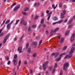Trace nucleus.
<instances>
[{"label": "nucleus", "mask_w": 75, "mask_h": 75, "mask_svg": "<svg viewBox=\"0 0 75 75\" xmlns=\"http://www.w3.org/2000/svg\"><path fill=\"white\" fill-rule=\"evenodd\" d=\"M3 33H1V35L0 37H1V36H3Z\"/></svg>", "instance_id": "obj_63"}, {"label": "nucleus", "mask_w": 75, "mask_h": 75, "mask_svg": "<svg viewBox=\"0 0 75 75\" xmlns=\"http://www.w3.org/2000/svg\"><path fill=\"white\" fill-rule=\"evenodd\" d=\"M6 19L4 20V22H3V24H1V26H2V25H3V24H4V23H5V22H6Z\"/></svg>", "instance_id": "obj_41"}, {"label": "nucleus", "mask_w": 75, "mask_h": 75, "mask_svg": "<svg viewBox=\"0 0 75 75\" xmlns=\"http://www.w3.org/2000/svg\"><path fill=\"white\" fill-rule=\"evenodd\" d=\"M72 27V25H70L69 26L68 28H71Z\"/></svg>", "instance_id": "obj_50"}, {"label": "nucleus", "mask_w": 75, "mask_h": 75, "mask_svg": "<svg viewBox=\"0 0 75 75\" xmlns=\"http://www.w3.org/2000/svg\"><path fill=\"white\" fill-rule=\"evenodd\" d=\"M58 30H59V28H57L55 29L54 31V32H56V31H58Z\"/></svg>", "instance_id": "obj_24"}, {"label": "nucleus", "mask_w": 75, "mask_h": 75, "mask_svg": "<svg viewBox=\"0 0 75 75\" xmlns=\"http://www.w3.org/2000/svg\"><path fill=\"white\" fill-rule=\"evenodd\" d=\"M31 47H30L29 48L28 50V52L29 53H30V52H31Z\"/></svg>", "instance_id": "obj_28"}, {"label": "nucleus", "mask_w": 75, "mask_h": 75, "mask_svg": "<svg viewBox=\"0 0 75 75\" xmlns=\"http://www.w3.org/2000/svg\"><path fill=\"white\" fill-rule=\"evenodd\" d=\"M38 43L37 42H33V45H35V47H37V44Z\"/></svg>", "instance_id": "obj_9"}, {"label": "nucleus", "mask_w": 75, "mask_h": 75, "mask_svg": "<svg viewBox=\"0 0 75 75\" xmlns=\"http://www.w3.org/2000/svg\"><path fill=\"white\" fill-rule=\"evenodd\" d=\"M28 31H31V27H28Z\"/></svg>", "instance_id": "obj_45"}, {"label": "nucleus", "mask_w": 75, "mask_h": 75, "mask_svg": "<svg viewBox=\"0 0 75 75\" xmlns=\"http://www.w3.org/2000/svg\"><path fill=\"white\" fill-rule=\"evenodd\" d=\"M50 18V16H49L48 17V18H47V20H49Z\"/></svg>", "instance_id": "obj_61"}, {"label": "nucleus", "mask_w": 75, "mask_h": 75, "mask_svg": "<svg viewBox=\"0 0 75 75\" xmlns=\"http://www.w3.org/2000/svg\"><path fill=\"white\" fill-rule=\"evenodd\" d=\"M61 59V57H59L58 58H57L56 59V60H57V61H59V60H60V59Z\"/></svg>", "instance_id": "obj_30"}, {"label": "nucleus", "mask_w": 75, "mask_h": 75, "mask_svg": "<svg viewBox=\"0 0 75 75\" xmlns=\"http://www.w3.org/2000/svg\"><path fill=\"white\" fill-rule=\"evenodd\" d=\"M29 46V44H28V43H27L26 45V49H27V48H28V47Z\"/></svg>", "instance_id": "obj_26"}, {"label": "nucleus", "mask_w": 75, "mask_h": 75, "mask_svg": "<svg viewBox=\"0 0 75 75\" xmlns=\"http://www.w3.org/2000/svg\"><path fill=\"white\" fill-rule=\"evenodd\" d=\"M66 54V53H61L60 54V57H62L63 55H65Z\"/></svg>", "instance_id": "obj_29"}, {"label": "nucleus", "mask_w": 75, "mask_h": 75, "mask_svg": "<svg viewBox=\"0 0 75 75\" xmlns=\"http://www.w3.org/2000/svg\"><path fill=\"white\" fill-rule=\"evenodd\" d=\"M66 13V12L65 11V10H64L62 11V13H61V17L62 18H64V16H64V15Z\"/></svg>", "instance_id": "obj_5"}, {"label": "nucleus", "mask_w": 75, "mask_h": 75, "mask_svg": "<svg viewBox=\"0 0 75 75\" xmlns=\"http://www.w3.org/2000/svg\"><path fill=\"white\" fill-rule=\"evenodd\" d=\"M62 73H63V72L62 71V70H61L60 71V73L59 75H62Z\"/></svg>", "instance_id": "obj_43"}, {"label": "nucleus", "mask_w": 75, "mask_h": 75, "mask_svg": "<svg viewBox=\"0 0 75 75\" xmlns=\"http://www.w3.org/2000/svg\"><path fill=\"white\" fill-rule=\"evenodd\" d=\"M17 58V54H15L14 56V59L13 60V62L14 64V66L15 67L17 64L18 59H16Z\"/></svg>", "instance_id": "obj_2"}, {"label": "nucleus", "mask_w": 75, "mask_h": 75, "mask_svg": "<svg viewBox=\"0 0 75 75\" xmlns=\"http://www.w3.org/2000/svg\"><path fill=\"white\" fill-rule=\"evenodd\" d=\"M30 74H32L33 73V71L31 70H30Z\"/></svg>", "instance_id": "obj_58"}, {"label": "nucleus", "mask_w": 75, "mask_h": 75, "mask_svg": "<svg viewBox=\"0 0 75 75\" xmlns=\"http://www.w3.org/2000/svg\"><path fill=\"white\" fill-rule=\"evenodd\" d=\"M64 41V38H61V40H59V42H60V43H62Z\"/></svg>", "instance_id": "obj_12"}, {"label": "nucleus", "mask_w": 75, "mask_h": 75, "mask_svg": "<svg viewBox=\"0 0 75 75\" xmlns=\"http://www.w3.org/2000/svg\"><path fill=\"white\" fill-rule=\"evenodd\" d=\"M43 27H46V25L45 24H43Z\"/></svg>", "instance_id": "obj_49"}, {"label": "nucleus", "mask_w": 75, "mask_h": 75, "mask_svg": "<svg viewBox=\"0 0 75 75\" xmlns=\"http://www.w3.org/2000/svg\"><path fill=\"white\" fill-rule=\"evenodd\" d=\"M57 23H58V22H55L53 24V25H55V24H57Z\"/></svg>", "instance_id": "obj_54"}, {"label": "nucleus", "mask_w": 75, "mask_h": 75, "mask_svg": "<svg viewBox=\"0 0 75 75\" xmlns=\"http://www.w3.org/2000/svg\"><path fill=\"white\" fill-rule=\"evenodd\" d=\"M20 5H18L14 9V11H16L18 9H19L20 8Z\"/></svg>", "instance_id": "obj_7"}, {"label": "nucleus", "mask_w": 75, "mask_h": 75, "mask_svg": "<svg viewBox=\"0 0 75 75\" xmlns=\"http://www.w3.org/2000/svg\"><path fill=\"white\" fill-rule=\"evenodd\" d=\"M75 38V33H73L71 35V41L73 42L74 41V38Z\"/></svg>", "instance_id": "obj_4"}, {"label": "nucleus", "mask_w": 75, "mask_h": 75, "mask_svg": "<svg viewBox=\"0 0 75 75\" xmlns=\"http://www.w3.org/2000/svg\"><path fill=\"white\" fill-rule=\"evenodd\" d=\"M53 20L55 21L57 20H58V18H57V17L56 16H55L53 18Z\"/></svg>", "instance_id": "obj_14"}, {"label": "nucleus", "mask_w": 75, "mask_h": 75, "mask_svg": "<svg viewBox=\"0 0 75 75\" xmlns=\"http://www.w3.org/2000/svg\"><path fill=\"white\" fill-rule=\"evenodd\" d=\"M38 16H36L35 17V20H36V19H37V18H38Z\"/></svg>", "instance_id": "obj_52"}, {"label": "nucleus", "mask_w": 75, "mask_h": 75, "mask_svg": "<svg viewBox=\"0 0 75 75\" xmlns=\"http://www.w3.org/2000/svg\"><path fill=\"white\" fill-rule=\"evenodd\" d=\"M24 64L25 65H26L27 64V61L25 60L24 62Z\"/></svg>", "instance_id": "obj_39"}, {"label": "nucleus", "mask_w": 75, "mask_h": 75, "mask_svg": "<svg viewBox=\"0 0 75 75\" xmlns=\"http://www.w3.org/2000/svg\"><path fill=\"white\" fill-rule=\"evenodd\" d=\"M19 21V20H16V23H15V24H16V25H17V24H18V23Z\"/></svg>", "instance_id": "obj_32"}, {"label": "nucleus", "mask_w": 75, "mask_h": 75, "mask_svg": "<svg viewBox=\"0 0 75 75\" xmlns=\"http://www.w3.org/2000/svg\"><path fill=\"white\" fill-rule=\"evenodd\" d=\"M43 68L44 70H45V69H46V68H47L46 65L44 64L43 65Z\"/></svg>", "instance_id": "obj_10"}, {"label": "nucleus", "mask_w": 75, "mask_h": 75, "mask_svg": "<svg viewBox=\"0 0 75 75\" xmlns=\"http://www.w3.org/2000/svg\"><path fill=\"white\" fill-rule=\"evenodd\" d=\"M40 5V4L38 3H36L35 4L34 6H35V7H38V6Z\"/></svg>", "instance_id": "obj_16"}, {"label": "nucleus", "mask_w": 75, "mask_h": 75, "mask_svg": "<svg viewBox=\"0 0 75 75\" xmlns=\"http://www.w3.org/2000/svg\"><path fill=\"white\" fill-rule=\"evenodd\" d=\"M57 66H58L57 64H56L54 65V68H57Z\"/></svg>", "instance_id": "obj_38"}, {"label": "nucleus", "mask_w": 75, "mask_h": 75, "mask_svg": "<svg viewBox=\"0 0 75 75\" xmlns=\"http://www.w3.org/2000/svg\"><path fill=\"white\" fill-rule=\"evenodd\" d=\"M10 35V34H9L7 35L5 37V38H8Z\"/></svg>", "instance_id": "obj_35"}, {"label": "nucleus", "mask_w": 75, "mask_h": 75, "mask_svg": "<svg viewBox=\"0 0 75 75\" xmlns=\"http://www.w3.org/2000/svg\"><path fill=\"white\" fill-rule=\"evenodd\" d=\"M7 64L8 65H10V60H9Z\"/></svg>", "instance_id": "obj_48"}, {"label": "nucleus", "mask_w": 75, "mask_h": 75, "mask_svg": "<svg viewBox=\"0 0 75 75\" xmlns=\"http://www.w3.org/2000/svg\"><path fill=\"white\" fill-rule=\"evenodd\" d=\"M48 64V62L47 61L46 62H45L44 64H45V65H47V64Z\"/></svg>", "instance_id": "obj_46"}, {"label": "nucleus", "mask_w": 75, "mask_h": 75, "mask_svg": "<svg viewBox=\"0 0 75 75\" xmlns=\"http://www.w3.org/2000/svg\"><path fill=\"white\" fill-rule=\"evenodd\" d=\"M44 19H42V20L41 21V24H42V23H44Z\"/></svg>", "instance_id": "obj_36"}, {"label": "nucleus", "mask_w": 75, "mask_h": 75, "mask_svg": "<svg viewBox=\"0 0 75 75\" xmlns=\"http://www.w3.org/2000/svg\"><path fill=\"white\" fill-rule=\"evenodd\" d=\"M23 36H21L20 38V41H21V40H22V38H23Z\"/></svg>", "instance_id": "obj_56"}, {"label": "nucleus", "mask_w": 75, "mask_h": 75, "mask_svg": "<svg viewBox=\"0 0 75 75\" xmlns=\"http://www.w3.org/2000/svg\"><path fill=\"white\" fill-rule=\"evenodd\" d=\"M21 64V61L20 60L19 61L18 65V66H17L18 69V68H19V67H20V65Z\"/></svg>", "instance_id": "obj_11"}, {"label": "nucleus", "mask_w": 75, "mask_h": 75, "mask_svg": "<svg viewBox=\"0 0 75 75\" xmlns=\"http://www.w3.org/2000/svg\"><path fill=\"white\" fill-rule=\"evenodd\" d=\"M11 24L8 23L7 26V28L8 29H10V28Z\"/></svg>", "instance_id": "obj_17"}, {"label": "nucleus", "mask_w": 75, "mask_h": 75, "mask_svg": "<svg viewBox=\"0 0 75 75\" xmlns=\"http://www.w3.org/2000/svg\"><path fill=\"white\" fill-rule=\"evenodd\" d=\"M10 22V20H7L5 22V24H8Z\"/></svg>", "instance_id": "obj_19"}, {"label": "nucleus", "mask_w": 75, "mask_h": 75, "mask_svg": "<svg viewBox=\"0 0 75 75\" xmlns=\"http://www.w3.org/2000/svg\"><path fill=\"white\" fill-rule=\"evenodd\" d=\"M36 27V25H34L31 26V28H32L34 29V28H35Z\"/></svg>", "instance_id": "obj_21"}, {"label": "nucleus", "mask_w": 75, "mask_h": 75, "mask_svg": "<svg viewBox=\"0 0 75 75\" xmlns=\"http://www.w3.org/2000/svg\"><path fill=\"white\" fill-rule=\"evenodd\" d=\"M22 13L23 15H25V16H27L28 15V14L26 12H22Z\"/></svg>", "instance_id": "obj_23"}, {"label": "nucleus", "mask_w": 75, "mask_h": 75, "mask_svg": "<svg viewBox=\"0 0 75 75\" xmlns=\"http://www.w3.org/2000/svg\"><path fill=\"white\" fill-rule=\"evenodd\" d=\"M1 32H2V29H1L0 30V34H1Z\"/></svg>", "instance_id": "obj_62"}, {"label": "nucleus", "mask_w": 75, "mask_h": 75, "mask_svg": "<svg viewBox=\"0 0 75 75\" xmlns=\"http://www.w3.org/2000/svg\"><path fill=\"white\" fill-rule=\"evenodd\" d=\"M6 59L7 60H8L9 59V57H7Z\"/></svg>", "instance_id": "obj_59"}, {"label": "nucleus", "mask_w": 75, "mask_h": 75, "mask_svg": "<svg viewBox=\"0 0 75 75\" xmlns=\"http://www.w3.org/2000/svg\"><path fill=\"white\" fill-rule=\"evenodd\" d=\"M62 6V3H61L59 4V6L61 7Z\"/></svg>", "instance_id": "obj_64"}, {"label": "nucleus", "mask_w": 75, "mask_h": 75, "mask_svg": "<svg viewBox=\"0 0 75 75\" xmlns=\"http://www.w3.org/2000/svg\"><path fill=\"white\" fill-rule=\"evenodd\" d=\"M46 33L47 34H48V33H49L48 31L47 30H46Z\"/></svg>", "instance_id": "obj_60"}, {"label": "nucleus", "mask_w": 75, "mask_h": 75, "mask_svg": "<svg viewBox=\"0 0 75 75\" xmlns=\"http://www.w3.org/2000/svg\"><path fill=\"white\" fill-rule=\"evenodd\" d=\"M69 30H67L66 32L65 35L67 36V35H68V34H69Z\"/></svg>", "instance_id": "obj_15"}, {"label": "nucleus", "mask_w": 75, "mask_h": 75, "mask_svg": "<svg viewBox=\"0 0 75 75\" xmlns=\"http://www.w3.org/2000/svg\"><path fill=\"white\" fill-rule=\"evenodd\" d=\"M53 33H54V30H52L51 31V32L50 33V34L51 35H50V37H51V36H52V35H53Z\"/></svg>", "instance_id": "obj_13"}, {"label": "nucleus", "mask_w": 75, "mask_h": 75, "mask_svg": "<svg viewBox=\"0 0 75 75\" xmlns=\"http://www.w3.org/2000/svg\"><path fill=\"white\" fill-rule=\"evenodd\" d=\"M69 66V63H66L64 65L63 67V69H64L65 71H67V68Z\"/></svg>", "instance_id": "obj_3"}, {"label": "nucleus", "mask_w": 75, "mask_h": 75, "mask_svg": "<svg viewBox=\"0 0 75 75\" xmlns=\"http://www.w3.org/2000/svg\"><path fill=\"white\" fill-rule=\"evenodd\" d=\"M40 69H42V68L41 67V66H40L39 67Z\"/></svg>", "instance_id": "obj_57"}, {"label": "nucleus", "mask_w": 75, "mask_h": 75, "mask_svg": "<svg viewBox=\"0 0 75 75\" xmlns=\"http://www.w3.org/2000/svg\"><path fill=\"white\" fill-rule=\"evenodd\" d=\"M58 37L59 38H61V37H62V35L61 34L59 33L58 34Z\"/></svg>", "instance_id": "obj_18"}, {"label": "nucleus", "mask_w": 75, "mask_h": 75, "mask_svg": "<svg viewBox=\"0 0 75 75\" xmlns=\"http://www.w3.org/2000/svg\"><path fill=\"white\" fill-rule=\"evenodd\" d=\"M57 6H58V5H57L56 7H55V5H52V8H54V9H55L56 7H57Z\"/></svg>", "instance_id": "obj_25"}, {"label": "nucleus", "mask_w": 75, "mask_h": 75, "mask_svg": "<svg viewBox=\"0 0 75 75\" xmlns=\"http://www.w3.org/2000/svg\"><path fill=\"white\" fill-rule=\"evenodd\" d=\"M7 38L5 37L4 40V43H6V41H7Z\"/></svg>", "instance_id": "obj_22"}, {"label": "nucleus", "mask_w": 75, "mask_h": 75, "mask_svg": "<svg viewBox=\"0 0 75 75\" xmlns=\"http://www.w3.org/2000/svg\"><path fill=\"white\" fill-rule=\"evenodd\" d=\"M62 21H63V20H61L60 21H58L57 22H58V24H60V23H62Z\"/></svg>", "instance_id": "obj_31"}, {"label": "nucleus", "mask_w": 75, "mask_h": 75, "mask_svg": "<svg viewBox=\"0 0 75 75\" xmlns=\"http://www.w3.org/2000/svg\"><path fill=\"white\" fill-rule=\"evenodd\" d=\"M21 25L24 24V25H25L27 24V22H24V21L22 19L21 21Z\"/></svg>", "instance_id": "obj_6"}, {"label": "nucleus", "mask_w": 75, "mask_h": 75, "mask_svg": "<svg viewBox=\"0 0 75 75\" xmlns=\"http://www.w3.org/2000/svg\"><path fill=\"white\" fill-rule=\"evenodd\" d=\"M67 21H68V19H66L64 20V21L63 22V23H66V22H67Z\"/></svg>", "instance_id": "obj_37"}, {"label": "nucleus", "mask_w": 75, "mask_h": 75, "mask_svg": "<svg viewBox=\"0 0 75 75\" xmlns=\"http://www.w3.org/2000/svg\"><path fill=\"white\" fill-rule=\"evenodd\" d=\"M72 19H71L69 21V22L68 23V24H71V22H72Z\"/></svg>", "instance_id": "obj_33"}, {"label": "nucleus", "mask_w": 75, "mask_h": 75, "mask_svg": "<svg viewBox=\"0 0 75 75\" xmlns=\"http://www.w3.org/2000/svg\"><path fill=\"white\" fill-rule=\"evenodd\" d=\"M55 71V68H54L53 69V72H52V74H54V72Z\"/></svg>", "instance_id": "obj_40"}, {"label": "nucleus", "mask_w": 75, "mask_h": 75, "mask_svg": "<svg viewBox=\"0 0 75 75\" xmlns=\"http://www.w3.org/2000/svg\"><path fill=\"white\" fill-rule=\"evenodd\" d=\"M42 40H40V43L39 44V45H41V43H42Z\"/></svg>", "instance_id": "obj_44"}, {"label": "nucleus", "mask_w": 75, "mask_h": 75, "mask_svg": "<svg viewBox=\"0 0 75 75\" xmlns=\"http://www.w3.org/2000/svg\"><path fill=\"white\" fill-rule=\"evenodd\" d=\"M63 8L64 9H66V8H67V6H63Z\"/></svg>", "instance_id": "obj_51"}, {"label": "nucleus", "mask_w": 75, "mask_h": 75, "mask_svg": "<svg viewBox=\"0 0 75 75\" xmlns=\"http://www.w3.org/2000/svg\"><path fill=\"white\" fill-rule=\"evenodd\" d=\"M33 57H36V53H35L33 54Z\"/></svg>", "instance_id": "obj_42"}, {"label": "nucleus", "mask_w": 75, "mask_h": 75, "mask_svg": "<svg viewBox=\"0 0 75 75\" xmlns=\"http://www.w3.org/2000/svg\"><path fill=\"white\" fill-rule=\"evenodd\" d=\"M51 14H52V12H51L50 13H49V14H48V16H51Z\"/></svg>", "instance_id": "obj_53"}, {"label": "nucleus", "mask_w": 75, "mask_h": 75, "mask_svg": "<svg viewBox=\"0 0 75 75\" xmlns=\"http://www.w3.org/2000/svg\"><path fill=\"white\" fill-rule=\"evenodd\" d=\"M29 10V8H25L24 9V11H28Z\"/></svg>", "instance_id": "obj_27"}, {"label": "nucleus", "mask_w": 75, "mask_h": 75, "mask_svg": "<svg viewBox=\"0 0 75 75\" xmlns=\"http://www.w3.org/2000/svg\"><path fill=\"white\" fill-rule=\"evenodd\" d=\"M16 3H13L11 6V7H14V6H15V5H16Z\"/></svg>", "instance_id": "obj_34"}, {"label": "nucleus", "mask_w": 75, "mask_h": 75, "mask_svg": "<svg viewBox=\"0 0 75 75\" xmlns=\"http://www.w3.org/2000/svg\"><path fill=\"white\" fill-rule=\"evenodd\" d=\"M22 47H19L18 48V50L19 52V53H21V50H22Z\"/></svg>", "instance_id": "obj_8"}, {"label": "nucleus", "mask_w": 75, "mask_h": 75, "mask_svg": "<svg viewBox=\"0 0 75 75\" xmlns=\"http://www.w3.org/2000/svg\"><path fill=\"white\" fill-rule=\"evenodd\" d=\"M74 50H75V48L74 47H72L71 49V51L70 52V54L66 55L64 57L65 59H66V58H70L72 56V53L74 52Z\"/></svg>", "instance_id": "obj_1"}, {"label": "nucleus", "mask_w": 75, "mask_h": 75, "mask_svg": "<svg viewBox=\"0 0 75 75\" xmlns=\"http://www.w3.org/2000/svg\"><path fill=\"white\" fill-rule=\"evenodd\" d=\"M46 13L47 14H48L49 13V10H47L46 11Z\"/></svg>", "instance_id": "obj_55"}, {"label": "nucleus", "mask_w": 75, "mask_h": 75, "mask_svg": "<svg viewBox=\"0 0 75 75\" xmlns=\"http://www.w3.org/2000/svg\"><path fill=\"white\" fill-rule=\"evenodd\" d=\"M67 48V46H65L64 47H63L62 50H66Z\"/></svg>", "instance_id": "obj_20"}, {"label": "nucleus", "mask_w": 75, "mask_h": 75, "mask_svg": "<svg viewBox=\"0 0 75 75\" xmlns=\"http://www.w3.org/2000/svg\"><path fill=\"white\" fill-rule=\"evenodd\" d=\"M55 55V53H53L52 54V56H54Z\"/></svg>", "instance_id": "obj_47"}]
</instances>
